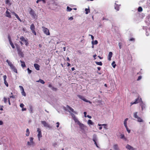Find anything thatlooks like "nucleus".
I'll list each match as a JSON object with an SVG mask.
<instances>
[{
  "instance_id": "obj_63",
  "label": "nucleus",
  "mask_w": 150,
  "mask_h": 150,
  "mask_svg": "<svg viewBox=\"0 0 150 150\" xmlns=\"http://www.w3.org/2000/svg\"><path fill=\"white\" fill-rule=\"evenodd\" d=\"M146 35H147V36H148L149 35V33L147 31H146Z\"/></svg>"
},
{
  "instance_id": "obj_64",
  "label": "nucleus",
  "mask_w": 150,
  "mask_h": 150,
  "mask_svg": "<svg viewBox=\"0 0 150 150\" xmlns=\"http://www.w3.org/2000/svg\"><path fill=\"white\" fill-rule=\"evenodd\" d=\"M26 110V109L25 108H23L22 109V111H25Z\"/></svg>"
},
{
  "instance_id": "obj_9",
  "label": "nucleus",
  "mask_w": 150,
  "mask_h": 150,
  "mask_svg": "<svg viewBox=\"0 0 150 150\" xmlns=\"http://www.w3.org/2000/svg\"><path fill=\"white\" fill-rule=\"evenodd\" d=\"M43 31L44 33H45L47 35H50V33L49 30L47 28L44 27H42Z\"/></svg>"
},
{
  "instance_id": "obj_10",
  "label": "nucleus",
  "mask_w": 150,
  "mask_h": 150,
  "mask_svg": "<svg viewBox=\"0 0 150 150\" xmlns=\"http://www.w3.org/2000/svg\"><path fill=\"white\" fill-rule=\"evenodd\" d=\"M77 96H78V97L79 98H80V99H81L82 100H83V101H84L85 102H87V103H89L90 104H91L92 103L91 102V101H89V100H86L83 96H82L80 95H78Z\"/></svg>"
},
{
  "instance_id": "obj_46",
  "label": "nucleus",
  "mask_w": 150,
  "mask_h": 150,
  "mask_svg": "<svg viewBox=\"0 0 150 150\" xmlns=\"http://www.w3.org/2000/svg\"><path fill=\"white\" fill-rule=\"evenodd\" d=\"M125 136L123 134H121L120 135V138L121 139H122Z\"/></svg>"
},
{
  "instance_id": "obj_7",
  "label": "nucleus",
  "mask_w": 150,
  "mask_h": 150,
  "mask_svg": "<svg viewBox=\"0 0 150 150\" xmlns=\"http://www.w3.org/2000/svg\"><path fill=\"white\" fill-rule=\"evenodd\" d=\"M20 40L21 41L24 42L27 46H28L29 43L27 39H25L23 36H21L20 38Z\"/></svg>"
},
{
  "instance_id": "obj_25",
  "label": "nucleus",
  "mask_w": 150,
  "mask_h": 150,
  "mask_svg": "<svg viewBox=\"0 0 150 150\" xmlns=\"http://www.w3.org/2000/svg\"><path fill=\"white\" fill-rule=\"evenodd\" d=\"M128 119V118H127L125 119L124 121L123 124H124V125L125 126V127L127 126V122Z\"/></svg>"
},
{
  "instance_id": "obj_23",
  "label": "nucleus",
  "mask_w": 150,
  "mask_h": 150,
  "mask_svg": "<svg viewBox=\"0 0 150 150\" xmlns=\"http://www.w3.org/2000/svg\"><path fill=\"white\" fill-rule=\"evenodd\" d=\"M88 124L89 125H93L94 123L90 120H89L87 122Z\"/></svg>"
},
{
  "instance_id": "obj_51",
  "label": "nucleus",
  "mask_w": 150,
  "mask_h": 150,
  "mask_svg": "<svg viewBox=\"0 0 150 150\" xmlns=\"http://www.w3.org/2000/svg\"><path fill=\"white\" fill-rule=\"evenodd\" d=\"M33 109L32 107H30V112H33Z\"/></svg>"
},
{
  "instance_id": "obj_43",
  "label": "nucleus",
  "mask_w": 150,
  "mask_h": 150,
  "mask_svg": "<svg viewBox=\"0 0 150 150\" xmlns=\"http://www.w3.org/2000/svg\"><path fill=\"white\" fill-rule=\"evenodd\" d=\"M142 11V9L141 7H139L138 8V11L139 12H141Z\"/></svg>"
},
{
  "instance_id": "obj_29",
  "label": "nucleus",
  "mask_w": 150,
  "mask_h": 150,
  "mask_svg": "<svg viewBox=\"0 0 150 150\" xmlns=\"http://www.w3.org/2000/svg\"><path fill=\"white\" fill-rule=\"evenodd\" d=\"M115 8L117 11L119 10V6L116 3H115Z\"/></svg>"
},
{
  "instance_id": "obj_49",
  "label": "nucleus",
  "mask_w": 150,
  "mask_h": 150,
  "mask_svg": "<svg viewBox=\"0 0 150 150\" xmlns=\"http://www.w3.org/2000/svg\"><path fill=\"white\" fill-rule=\"evenodd\" d=\"M73 16H71V17H69L68 19L69 20H70V21H72V20L73 19Z\"/></svg>"
},
{
  "instance_id": "obj_38",
  "label": "nucleus",
  "mask_w": 150,
  "mask_h": 150,
  "mask_svg": "<svg viewBox=\"0 0 150 150\" xmlns=\"http://www.w3.org/2000/svg\"><path fill=\"white\" fill-rule=\"evenodd\" d=\"M72 10V9L69 7V6H67V11H71Z\"/></svg>"
},
{
  "instance_id": "obj_47",
  "label": "nucleus",
  "mask_w": 150,
  "mask_h": 150,
  "mask_svg": "<svg viewBox=\"0 0 150 150\" xmlns=\"http://www.w3.org/2000/svg\"><path fill=\"white\" fill-rule=\"evenodd\" d=\"M118 45H119V48L120 49H121L122 48V43H119Z\"/></svg>"
},
{
  "instance_id": "obj_45",
  "label": "nucleus",
  "mask_w": 150,
  "mask_h": 150,
  "mask_svg": "<svg viewBox=\"0 0 150 150\" xmlns=\"http://www.w3.org/2000/svg\"><path fill=\"white\" fill-rule=\"evenodd\" d=\"M27 70L28 74H30L31 73L32 71L31 70H30L29 68H28Z\"/></svg>"
},
{
  "instance_id": "obj_20",
  "label": "nucleus",
  "mask_w": 150,
  "mask_h": 150,
  "mask_svg": "<svg viewBox=\"0 0 150 150\" xmlns=\"http://www.w3.org/2000/svg\"><path fill=\"white\" fill-rule=\"evenodd\" d=\"M112 52H110L108 56V59L110 61L111 60V58L112 57Z\"/></svg>"
},
{
  "instance_id": "obj_3",
  "label": "nucleus",
  "mask_w": 150,
  "mask_h": 150,
  "mask_svg": "<svg viewBox=\"0 0 150 150\" xmlns=\"http://www.w3.org/2000/svg\"><path fill=\"white\" fill-rule=\"evenodd\" d=\"M92 140L94 142V144L96 145V147L98 148H99V147L98 145L97 144V142H98V139L96 134H94L93 135Z\"/></svg>"
},
{
  "instance_id": "obj_54",
  "label": "nucleus",
  "mask_w": 150,
  "mask_h": 150,
  "mask_svg": "<svg viewBox=\"0 0 150 150\" xmlns=\"http://www.w3.org/2000/svg\"><path fill=\"white\" fill-rule=\"evenodd\" d=\"M142 76H139L138 77V79H137V81H139V80H140L142 79Z\"/></svg>"
},
{
  "instance_id": "obj_4",
  "label": "nucleus",
  "mask_w": 150,
  "mask_h": 150,
  "mask_svg": "<svg viewBox=\"0 0 150 150\" xmlns=\"http://www.w3.org/2000/svg\"><path fill=\"white\" fill-rule=\"evenodd\" d=\"M37 132L38 133L37 137L38 139L40 141V138L42 137L41 130L40 128H37Z\"/></svg>"
},
{
  "instance_id": "obj_18",
  "label": "nucleus",
  "mask_w": 150,
  "mask_h": 150,
  "mask_svg": "<svg viewBox=\"0 0 150 150\" xmlns=\"http://www.w3.org/2000/svg\"><path fill=\"white\" fill-rule=\"evenodd\" d=\"M8 10V9H7V10L6 12L5 16L7 17L11 18V13Z\"/></svg>"
},
{
  "instance_id": "obj_5",
  "label": "nucleus",
  "mask_w": 150,
  "mask_h": 150,
  "mask_svg": "<svg viewBox=\"0 0 150 150\" xmlns=\"http://www.w3.org/2000/svg\"><path fill=\"white\" fill-rule=\"evenodd\" d=\"M76 123L79 125L80 128L82 130L85 131L87 129V127L86 126L80 123L79 121Z\"/></svg>"
},
{
  "instance_id": "obj_17",
  "label": "nucleus",
  "mask_w": 150,
  "mask_h": 150,
  "mask_svg": "<svg viewBox=\"0 0 150 150\" xmlns=\"http://www.w3.org/2000/svg\"><path fill=\"white\" fill-rule=\"evenodd\" d=\"M114 150H120V149L118 145L117 144H114L113 146Z\"/></svg>"
},
{
  "instance_id": "obj_12",
  "label": "nucleus",
  "mask_w": 150,
  "mask_h": 150,
  "mask_svg": "<svg viewBox=\"0 0 150 150\" xmlns=\"http://www.w3.org/2000/svg\"><path fill=\"white\" fill-rule=\"evenodd\" d=\"M127 150H135V149L129 144H127L125 146Z\"/></svg>"
},
{
  "instance_id": "obj_55",
  "label": "nucleus",
  "mask_w": 150,
  "mask_h": 150,
  "mask_svg": "<svg viewBox=\"0 0 150 150\" xmlns=\"http://www.w3.org/2000/svg\"><path fill=\"white\" fill-rule=\"evenodd\" d=\"M56 124L57 125V127H59V122H57L56 123Z\"/></svg>"
},
{
  "instance_id": "obj_53",
  "label": "nucleus",
  "mask_w": 150,
  "mask_h": 150,
  "mask_svg": "<svg viewBox=\"0 0 150 150\" xmlns=\"http://www.w3.org/2000/svg\"><path fill=\"white\" fill-rule=\"evenodd\" d=\"M32 33H33L35 35H36V33L35 31V30H32Z\"/></svg>"
},
{
  "instance_id": "obj_35",
  "label": "nucleus",
  "mask_w": 150,
  "mask_h": 150,
  "mask_svg": "<svg viewBox=\"0 0 150 150\" xmlns=\"http://www.w3.org/2000/svg\"><path fill=\"white\" fill-rule=\"evenodd\" d=\"M15 16H16V18L18 20H19L20 22H21L22 21L20 19V18H19V16H18V15L17 14H16L15 15Z\"/></svg>"
},
{
  "instance_id": "obj_56",
  "label": "nucleus",
  "mask_w": 150,
  "mask_h": 150,
  "mask_svg": "<svg viewBox=\"0 0 150 150\" xmlns=\"http://www.w3.org/2000/svg\"><path fill=\"white\" fill-rule=\"evenodd\" d=\"M83 114H84V116H85V117H86V116H87L86 115V114H87V113H86V112H83Z\"/></svg>"
},
{
  "instance_id": "obj_33",
  "label": "nucleus",
  "mask_w": 150,
  "mask_h": 150,
  "mask_svg": "<svg viewBox=\"0 0 150 150\" xmlns=\"http://www.w3.org/2000/svg\"><path fill=\"white\" fill-rule=\"evenodd\" d=\"M98 42L97 40H95L94 41L92 42V43L93 45H96L98 44Z\"/></svg>"
},
{
  "instance_id": "obj_15",
  "label": "nucleus",
  "mask_w": 150,
  "mask_h": 150,
  "mask_svg": "<svg viewBox=\"0 0 150 150\" xmlns=\"http://www.w3.org/2000/svg\"><path fill=\"white\" fill-rule=\"evenodd\" d=\"M70 114L72 116L73 119L74 120L76 123L79 121V120L76 117L74 114H73L72 113H70Z\"/></svg>"
},
{
  "instance_id": "obj_58",
  "label": "nucleus",
  "mask_w": 150,
  "mask_h": 150,
  "mask_svg": "<svg viewBox=\"0 0 150 150\" xmlns=\"http://www.w3.org/2000/svg\"><path fill=\"white\" fill-rule=\"evenodd\" d=\"M89 35L91 36L92 39L93 40L94 39V37L92 35Z\"/></svg>"
},
{
  "instance_id": "obj_31",
  "label": "nucleus",
  "mask_w": 150,
  "mask_h": 150,
  "mask_svg": "<svg viewBox=\"0 0 150 150\" xmlns=\"http://www.w3.org/2000/svg\"><path fill=\"white\" fill-rule=\"evenodd\" d=\"M137 121L139 122H143V120L139 117L137 118Z\"/></svg>"
},
{
  "instance_id": "obj_60",
  "label": "nucleus",
  "mask_w": 150,
  "mask_h": 150,
  "mask_svg": "<svg viewBox=\"0 0 150 150\" xmlns=\"http://www.w3.org/2000/svg\"><path fill=\"white\" fill-rule=\"evenodd\" d=\"M88 118H90V119H91V116H90L89 115H87L86 116Z\"/></svg>"
},
{
  "instance_id": "obj_11",
  "label": "nucleus",
  "mask_w": 150,
  "mask_h": 150,
  "mask_svg": "<svg viewBox=\"0 0 150 150\" xmlns=\"http://www.w3.org/2000/svg\"><path fill=\"white\" fill-rule=\"evenodd\" d=\"M41 123L43 125L44 127L46 128H50V127L49 124L45 121H41Z\"/></svg>"
},
{
  "instance_id": "obj_30",
  "label": "nucleus",
  "mask_w": 150,
  "mask_h": 150,
  "mask_svg": "<svg viewBox=\"0 0 150 150\" xmlns=\"http://www.w3.org/2000/svg\"><path fill=\"white\" fill-rule=\"evenodd\" d=\"M85 11H86V14H88L90 12L89 7H88V8H86L85 9Z\"/></svg>"
},
{
  "instance_id": "obj_2",
  "label": "nucleus",
  "mask_w": 150,
  "mask_h": 150,
  "mask_svg": "<svg viewBox=\"0 0 150 150\" xmlns=\"http://www.w3.org/2000/svg\"><path fill=\"white\" fill-rule=\"evenodd\" d=\"M33 138L30 137L29 138L30 141L27 142V145L30 147H34L35 145V144L33 141Z\"/></svg>"
},
{
  "instance_id": "obj_61",
  "label": "nucleus",
  "mask_w": 150,
  "mask_h": 150,
  "mask_svg": "<svg viewBox=\"0 0 150 150\" xmlns=\"http://www.w3.org/2000/svg\"><path fill=\"white\" fill-rule=\"evenodd\" d=\"M3 124V122L1 120H0V125H2Z\"/></svg>"
},
{
  "instance_id": "obj_42",
  "label": "nucleus",
  "mask_w": 150,
  "mask_h": 150,
  "mask_svg": "<svg viewBox=\"0 0 150 150\" xmlns=\"http://www.w3.org/2000/svg\"><path fill=\"white\" fill-rule=\"evenodd\" d=\"M4 83L6 85V86L7 87H8V85L6 81V80H4Z\"/></svg>"
},
{
  "instance_id": "obj_19",
  "label": "nucleus",
  "mask_w": 150,
  "mask_h": 150,
  "mask_svg": "<svg viewBox=\"0 0 150 150\" xmlns=\"http://www.w3.org/2000/svg\"><path fill=\"white\" fill-rule=\"evenodd\" d=\"M17 49L18 52V53L19 54H21L22 57H23V54L21 52V50L20 49L19 47H17Z\"/></svg>"
},
{
  "instance_id": "obj_50",
  "label": "nucleus",
  "mask_w": 150,
  "mask_h": 150,
  "mask_svg": "<svg viewBox=\"0 0 150 150\" xmlns=\"http://www.w3.org/2000/svg\"><path fill=\"white\" fill-rule=\"evenodd\" d=\"M6 78H7V76H6V75H4L3 76V79H4V81L6 80Z\"/></svg>"
},
{
  "instance_id": "obj_6",
  "label": "nucleus",
  "mask_w": 150,
  "mask_h": 150,
  "mask_svg": "<svg viewBox=\"0 0 150 150\" xmlns=\"http://www.w3.org/2000/svg\"><path fill=\"white\" fill-rule=\"evenodd\" d=\"M29 13L33 18H35L37 17V14L35 13V11L32 9L30 8V10Z\"/></svg>"
},
{
  "instance_id": "obj_24",
  "label": "nucleus",
  "mask_w": 150,
  "mask_h": 150,
  "mask_svg": "<svg viewBox=\"0 0 150 150\" xmlns=\"http://www.w3.org/2000/svg\"><path fill=\"white\" fill-rule=\"evenodd\" d=\"M20 62L21 63V66L23 68V67H25V66H26L25 64V63L23 61H22L21 60L20 61Z\"/></svg>"
},
{
  "instance_id": "obj_16",
  "label": "nucleus",
  "mask_w": 150,
  "mask_h": 150,
  "mask_svg": "<svg viewBox=\"0 0 150 150\" xmlns=\"http://www.w3.org/2000/svg\"><path fill=\"white\" fill-rule=\"evenodd\" d=\"M8 38L10 43V44L11 46V47L13 49H14L15 48V46L13 45V43L12 42L11 37L9 35L8 36Z\"/></svg>"
},
{
  "instance_id": "obj_8",
  "label": "nucleus",
  "mask_w": 150,
  "mask_h": 150,
  "mask_svg": "<svg viewBox=\"0 0 150 150\" xmlns=\"http://www.w3.org/2000/svg\"><path fill=\"white\" fill-rule=\"evenodd\" d=\"M67 109L68 111L70 113L72 112L75 114H77V113L71 107L69 106V105H67Z\"/></svg>"
},
{
  "instance_id": "obj_62",
  "label": "nucleus",
  "mask_w": 150,
  "mask_h": 150,
  "mask_svg": "<svg viewBox=\"0 0 150 150\" xmlns=\"http://www.w3.org/2000/svg\"><path fill=\"white\" fill-rule=\"evenodd\" d=\"M15 98V97L14 96L12 95V96H11L10 97V98Z\"/></svg>"
},
{
  "instance_id": "obj_14",
  "label": "nucleus",
  "mask_w": 150,
  "mask_h": 150,
  "mask_svg": "<svg viewBox=\"0 0 150 150\" xmlns=\"http://www.w3.org/2000/svg\"><path fill=\"white\" fill-rule=\"evenodd\" d=\"M142 101V99L140 98H138L137 99H136L135 101L134 102L131 103V105H132L134 104L137 103L140 101Z\"/></svg>"
},
{
  "instance_id": "obj_59",
  "label": "nucleus",
  "mask_w": 150,
  "mask_h": 150,
  "mask_svg": "<svg viewBox=\"0 0 150 150\" xmlns=\"http://www.w3.org/2000/svg\"><path fill=\"white\" fill-rule=\"evenodd\" d=\"M21 44V45H23V42L21 41L19 42Z\"/></svg>"
},
{
  "instance_id": "obj_32",
  "label": "nucleus",
  "mask_w": 150,
  "mask_h": 150,
  "mask_svg": "<svg viewBox=\"0 0 150 150\" xmlns=\"http://www.w3.org/2000/svg\"><path fill=\"white\" fill-rule=\"evenodd\" d=\"M137 112H135L134 113V117L135 118H137L139 117L137 115Z\"/></svg>"
},
{
  "instance_id": "obj_28",
  "label": "nucleus",
  "mask_w": 150,
  "mask_h": 150,
  "mask_svg": "<svg viewBox=\"0 0 150 150\" xmlns=\"http://www.w3.org/2000/svg\"><path fill=\"white\" fill-rule=\"evenodd\" d=\"M30 28L32 31L35 30V27L33 24H32L30 26Z\"/></svg>"
},
{
  "instance_id": "obj_21",
  "label": "nucleus",
  "mask_w": 150,
  "mask_h": 150,
  "mask_svg": "<svg viewBox=\"0 0 150 150\" xmlns=\"http://www.w3.org/2000/svg\"><path fill=\"white\" fill-rule=\"evenodd\" d=\"M34 66L36 70H40V67L38 64H34Z\"/></svg>"
},
{
  "instance_id": "obj_36",
  "label": "nucleus",
  "mask_w": 150,
  "mask_h": 150,
  "mask_svg": "<svg viewBox=\"0 0 150 150\" xmlns=\"http://www.w3.org/2000/svg\"><path fill=\"white\" fill-rule=\"evenodd\" d=\"M96 62V64L98 65L101 66L102 65V63L101 62Z\"/></svg>"
},
{
  "instance_id": "obj_22",
  "label": "nucleus",
  "mask_w": 150,
  "mask_h": 150,
  "mask_svg": "<svg viewBox=\"0 0 150 150\" xmlns=\"http://www.w3.org/2000/svg\"><path fill=\"white\" fill-rule=\"evenodd\" d=\"M107 124H98V126H104V128L105 129H108V128L106 127V126H107Z\"/></svg>"
},
{
  "instance_id": "obj_37",
  "label": "nucleus",
  "mask_w": 150,
  "mask_h": 150,
  "mask_svg": "<svg viewBox=\"0 0 150 150\" xmlns=\"http://www.w3.org/2000/svg\"><path fill=\"white\" fill-rule=\"evenodd\" d=\"M112 65L113 67L115 68L116 66V64H115V62L114 61L112 62Z\"/></svg>"
},
{
  "instance_id": "obj_48",
  "label": "nucleus",
  "mask_w": 150,
  "mask_h": 150,
  "mask_svg": "<svg viewBox=\"0 0 150 150\" xmlns=\"http://www.w3.org/2000/svg\"><path fill=\"white\" fill-rule=\"evenodd\" d=\"M122 139H123L125 141H127V138L125 137V136Z\"/></svg>"
},
{
  "instance_id": "obj_39",
  "label": "nucleus",
  "mask_w": 150,
  "mask_h": 150,
  "mask_svg": "<svg viewBox=\"0 0 150 150\" xmlns=\"http://www.w3.org/2000/svg\"><path fill=\"white\" fill-rule=\"evenodd\" d=\"M4 101L5 103H6L7 102V98L5 97H4Z\"/></svg>"
},
{
  "instance_id": "obj_57",
  "label": "nucleus",
  "mask_w": 150,
  "mask_h": 150,
  "mask_svg": "<svg viewBox=\"0 0 150 150\" xmlns=\"http://www.w3.org/2000/svg\"><path fill=\"white\" fill-rule=\"evenodd\" d=\"M8 104L9 105H11V103H10V99H9V98H8Z\"/></svg>"
},
{
  "instance_id": "obj_1",
  "label": "nucleus",
  "mask_w": 150,
  "mask_h": 150,
  "mask_svg": "<svg viewBox=\"0 0 150 150\" xmlns=\"http://www.w3.org/2000/svg\"><path fill=\"white\" fill-rule=\"evenodd\" d=\"M6 62L7 63L8 65L10 67V69L14 72L16 73H17V70L15 67L12 64V62L8 59L6 61Z\"/></svg>"
},
{
  "instance_id": "obj_52",
  "label": "nucleus",
  "mask_w": 150,
  "mask_h": 150,
  "mask_svg": "<svg viewBox=\"0 0 150 150\" xmlns=\"http://www.w3.org/2000/svg\"><path fill=\"white\" fill-rule=\"evenodd\" d=\"M24 105L23 103H21L20 105V107L21 108H23Z\"/></svg>"
},
{
  "instance_id": "obj_27",
  "label": "nucleus",
  "mask_w": 150,
  "mask_h": 150,
  "mask_svg": "<svg viewBox=\"0 0 150 150\" xmlns=\"http://www.w3.org/2000/svg\"><path fill=\"white\" fill-rule=\"evenodd\" d=\"M30 134V132L29 129L28 128L26 129V134H25V135L26 136L28 137L29 135Z\"/></svg>"
},
{
  "instance_id": "obj_40",
  "label": "nucleus",
  "mask_w": 150,
  "mask_h": 150,
  "mask_svg": "<svg viewBox=\"0 0 150 150\" xmlns=\"http://www.w3.org/2000/svg\"><path fill=\"white\" fill-rule=\"evenodd\" d=\"M125 127L126 130H127V131L128 132V133H130V132L131 130L130 129H129L127 127V126Z\"/></svg>"
},
{
  "instance_id": "obj_41",
  "label": "nucleus",
  "mask_w": 150,
  "mask_h": 150,
  "mask_svg": "<svg viewBox=\"0 0 150 150\" xmlns=\"http://www.w3.org/2000/svg\"><path fill=\"white\" fill-rule=\"evenodd\" d=\"M6 4H8L9 5H11V4L10 3L9 0H7L6 2Z\"/></svg>"
},
{
  "instance_id": "obj_26",
  "label": "nucleus",
  "mask_w": 150,
  "mask_h": 150,
  "mask_svg": "<svg viewBox=\"0 0 150 150\" xmlns=\"http://www.w3.org/2000/svg\"><path fill=\"white\" fill-rule=\"evenodd\" d=\"M141 106H142V110H143L146 108V106L145 104L143 103L142 101V104H141Z\"/></svg>"
},
{
  "instance_id": "obj_44",
  "label": "nucleus",
  "mask_w": 150,
  "mask_h": 150,
  "mask_svg": "<svg viewBox=\"0 0 150 150\" xmlns=\"http://www.w3.org/2000/svg\"><path fill=\"white\" fill-rule=\"evenodd\" d=\"M40 82L42 84H44L45 83L44 81L43 80L41 79H40Z\"/></svg>"
},
{
  "instance_id": "obj_34",
  "label": "nucleus",
  "mask_w": 150,
  "mask_h": 150,
  "mask_svg": "<svg viewBox=\"0 0 150 150\" xmlns=\"http://www.w3.org/2000/svg\"><path fill=\"white\" fill-rule=\"evenodd\" d=\"M52 4L53 6H57L58 5V3L54 1H52Z\"/></svg>"
},
{
  "instance_id": "obj_13",
  "label": "nucleus",
  "mask_w": 150,
  "mask_h": 150,
  "mask_svg": "<svg viewBox=\"0 0 150 150\" xmlns=\"http://www.w3.org/2000/svg\"><path fill=\"white\" fill-rule=\"evenodd\" d=\"M19 87L21 91V93L22 95L24 96H25L26 94L25 92L24 91V89L23 88V87L22 86H19Z\"/></svg>"
}]
</instances>
